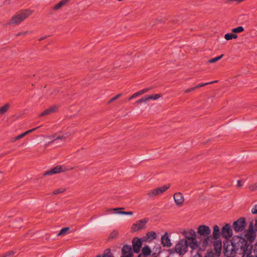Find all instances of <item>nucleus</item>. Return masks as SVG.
<instances>
[{
  "label": "nucleus",
  "mask_w": 257,
  "mask_h": 257,
  "mask_svg": "<svg viewBox=\"0 0 257 257\" xmlns=\"http://www.w3.org/2000/svg\"><path fill=\"white\" fill-rule=\"evenodd\" d=\"M224 243L223 253L225 257H234L236 253L242 255V257H248V246L245 238L242 235H234L230 241Z\"/></svg>",
  "instance_id": "f257e3e1"
},
{
  "label": "nucleus",
  "mask_w": 257,
  "mask_h": 257,
  "mask_svg": "<svg viewBox=\"0 0 257 257\" xmlns=\"http://www.w3.org/2000/svg\"><path fill=\"white\" fill-rule=\"evenodd\" d=\"M197 232L201 236L205 238L202 241V246L203 247H206L210 243L212 242V237L210 235L211 229L208 226L201 225L198 227Z\"/></svg>",
  "instance_id": "f03ea898"
},
{
  "label": "nucleus",
  "mask_w": 257,
  "mask_h": 257,
  "mask_svg": "<svg viewBox=\"0 0 257 257\" xmlns=\"http://www.w3.org/2000/svg\"><path fill=\"white\" fill-rule=\"evenodd\" d=\"M33 13V11L30 10H21L17 12L12 17L9 25H19L26 19L29 17Z\"/></svg>",
  "instance_id": "7ed1b4c3"
},
{
  "label": "nucleus",
  "mask_w": 257,
  "mask_h": 257,
  "mask_svg": "<svg viewBox=\"0 0 257 257\" xmlns=\"http://www.w3.org/2000/svg\"><path fill=\"white\" fill-rule=\"evenodd\" d=\"M188 241L186 239H180L174 248L169 250V253L172 252L173 256L176 253L179 256L184 254L188 250Z\"/></svg>",
  "instance_id": "20e7f679"
},
{
  "label": "nucleus",
  "mask_w": 257,
  "mask_h": 257,
  "mask_svg": "<svg viewBox=\"0 0 257 257\" xmlns=\"http://www.w3.org/2000/svg\"><path fill=\"white\" fill-rule=\"evenodd\" d=\"M253 221L254 220H252L249 222L248 228L245 230V233L243 235V236L248 239L250 242H254L256 237L257 219L255 220L254 223Z\"/></svg>",
  "instance_id": "39448f33"
},
{
  "label": "nucleus",
  "mask_w": 257,
  "mask_h": 257,
  "mask_svg": "<svg viewBox=\"0 0 257 257\" xmlns=\"http://www.w3.org/2000/svg\"><path fill=\"white\" fill-rule=\"evenodd\" d=\"M185 237L190 242H188L189 246L193 249H195L199 245L196 239V232L192 229L188 232H184Z\"/></svg>",
  "instance_id": "423d86ee"
},
{
  "label": "nucleus",
  "mask_w": 257,
  "mask_h": 257,
  "mask_svg": "<svg viewBox=\"0 0 257 257\" xmlns=\"http://www.w3.org/2000/svg\"><path fill=\"white\" fill-rule=\"evenodd\" d=\"M246 226V222L244 217H240L237 220L233 222L232 224V228L236 232L245 231Z\"/></svg>",
  "instance_id": "0eeeda50"
},
{
  "label": "nucleus",
  "mask_w": 257,
  "mask_h": 257,
  "mask_svg": "<svg viewBox=\"0 0 257 257\" xmlns=\"http://www.w3.org/2000/svg\"><path fill=\"white\" fill-rule=\"evenodd\" d=\"M170 185L169 184L167 185H164L163 186H161L160 187L157 188L156 189L150 191L149 192L147 193V195L149 197L151 198L159 195L165 192L166 191H167L170 188Z\"/></svg>",
  "instance_id": "6e6552de"
},
{
  "label": "nucleus",
  "mask_w": 257,
  "mask_h": 257,
  "mask_svg": "<svg viewBox=\"0 0 257 257\" xmlns=\"http://www.w3.org/2000/svg\"><path fill=\"white\" fill-rule=\"evenodd\" d=\"M149 221L148 218H145L143 219L137 221L134 223L132 227V230L133 232H136L146 228V224Z\"/></svg>",
  "instance_id": "1a4fd4ad"
},
{
  "label": "nucleus",
  "mask_w": 257,
  "mask_h": 257,
  "mask_svg": "<svg viewBox=\"0 0 257 257\" xmlns=\"http://www.w3.org/2000/svg\"><path fill=\"white\" fill-rule=\"evenodd\" d=\"M245 241H246L245 246H248V248H249L248 257H257V241L252 244L253 242H250L246 238H245Z\"/></svg>",
  "instance_id": "9d476101"
},
{
  "label": "nucleus",
  "mask_w": 257,
  "mask_h": 257,
  "mask_svg": "<svg viewBox=\"0 0 257 257\" xmlns=\"http://www.w3.org/2000/svg\"><path fill=\"white\" fill-rule=\"evenodd\" d=\"M143 241V238L137 237H135L133 239L132 249H133L135 253H138L140 252Z\"/></svg>",
  "instance_id": "9b49d317"
},
{
  "label": "nucleus",
  "mask_w": 257,
  "mask_h": 257,
  "mask_svg": "<svg viewBox=\"0 0 257 257\" xmlns=\"http://www.w3.org/2000/svg\"><path fill=\"white\" fill-rule=\"evenodd\" d=\"M221 235L222 237L228 239L232 235V229L231 225L229 224H226L221 228Z\"/></svg>",
  "instance_id": "f8f14e48"
},
{
  "label": "nucleus",
  "mask_w": 257,
  "mask_h": 257,
  "mask_svg": "<svg viewBox=\"0 0 257 257\" xmlns=\"http://www.w3.org/2000/svg\"><path fill=\"white\" fill-rule=\"evenodd\" d=\"M66 170L65 169H63L62 166L60 165H58L56 167L53 168L52 169L46 171L44 173L43 176H45L48 175H52L53 174H56L65 172Z\"/></svg>",
  "instance_id": "ddd939ff"
},
{
  "label": "nucleus",
  "mask_w": 257,
  "mask_h": 257,
  "mask_svg": "<svg viewBox=\"0 0 257 257\" xmlns=\"http://www.w3.org/2000/svg\"><path fill=\"white\" fill-rule=\"evenodd\" d=\"M121 252V257H133L132 247L130 245H124L122 248Z\"/></svg>",
  "instance_id": "4468645a"
},
{
  "label": "nucleus",
  "mask_w": 257,
  "mask_h": 257,
  "mask_svg": "<svg viewBox=\"0 0 257 257\" xmlns=\"http://www.w3.org/2000/svg\"><path fill=\"white\" fill-rule=\"evenodd\" d=\"M58 106L56 105L51 106L49 108L46 109L39 114V116L42 117L45 115H49L52 113L55 112L57 111Z\"/></svg>",
  "instance_id": "2eb2a0df"
},
{
  "label": "nucleus",
  "mask_w": 257,
  "mask_h": 257,
  "mask_svg": "<svg viewBox=\"0 0 257 257\" xmlns=\"http://www.w3.org/2000/svg\"><path fill=\"white\" fill-rule=\"evenodd\" d=\"M161 244L164 247H169L172 245L171 240L167 232L161 237Z\"/></svg>",
  "instance_id": "dca6fc26"
},
{
  "label": "nucleus",
  "mask_w": 257,
  "mask_h": 257,
  "mask_svg": "<svg viewBox=\"0 0 257 257\" xmlns=\"http://www.w3.org/2000/svg\"><path fill=\"white\" fill-rule=\"evenodd\" d=\"M174 199L176 205L181 206L184 202V197L182 193L177 192L174 194Z\"/></svg>",
  "instance_id": "f3484780"
},
{
  "label": "nucleus",
  "mask_w": 257,
  "mask_h": 257,
  "mask_svg": "<svg viewBox=\"0 0 257 257\" xmlns=\"http://www.w3.org/2000/svg\"><path fill=\"white\" fill-rule=\"evenodd\" d=\"M157 237V234L154 231L148 232L145 236L143 237V240L146 242H150Z\"/></svg>",
  "instance_id": "a211bd4d"
},
{
  "label": "nucleus",
  "mask_w": 257,
  "mask_h": 257,
  "mask_svg": "<svg viewBox=\"0 0 257 257\" xmlns=\"http://www.w3.org/2000/svg\"><path fill=\"white\" fill-rule=\"evenodd\" d=\"M220 234H221V232L220 231L219 226L217 225H214L212 236V239H218L220 237Z\"/></svg>",
  "instance_id": "6ab92c4d"
},
{
  "label": "nucleus",
  "mask_w": 257,
  "mask_h": 257,
  "mask_svg": "<svg viewBox=\"0 0 257 257\" xmlns=\"http://www.w3.org/2000/svg\"><path fill=\"white\" fill-rule=\"evenodd\" d=\"M213 247L216 253L220 254L221 251L222 242L220 240H216L214 242Z\"/></svg>",
  "instance_id": "aec40b11"
},
{
  "label": "nucleus",
  "mask_w": 257,
  "mask_h": 257,
  "mask_svg": "<svg viewBox=\"0 0 257 257\" xmlns=\"http://www.w3.org/2000/svg\"><path fill=\"white\" fill-rule=\"evenodd\" d=\"M152 253L151 248L148 245H145L142 249V252L140 254L142 256H149Z\"/></svg>",
  "instance_id": "412c9836"
},
{
  "label": "nucleus",
  "mask_w": 257,
  "mask_h": 257,
  "mask_svg": "<svg viewBox=\"0 0 257 257\" xmlns=\"http://www.w3.org/2000/svg\"><path fill=\"white\" fill-rule=\"evenodd\" d=\"M39 127H36L32 128L31 130H28V131L21 134V135L17 136L16 137H15V140H18L21 139L23 138V137H25L27 135L34 132V131H35Z\"/></svg>",
  "instance_id": "4be33fe9"
},
{
  "label": "nucleus",
  "mask_w": 257,
  "mask_h": 257,
  "mask_svg": "<svg viewBox=\"0 0 257 257\" xmlns=\"http://www.w3.org/2000/svg\"><path fill=\"white\" fill-rule=\"evenodd\" d=\"M237 37V35L235 34L227 33L224 36V38L228 41L232 40V39H236Z\"/></svg>",
  "instance_id": "5701e85b"
},
{
  "label": "nucleus",
  "mask_w": 257,
  "mask_h": 257,
  "mask_svg": "<svg viewBox=\"0 0 257 257\" xmlns=\"http://www.w3.org/2000/svg\"><path fill=\"white\" fill-rule=\"evenodd\" d=\"M10 107L9 103H6L5 105L0 107V114H3L7 111Z\"/></svg>",
  "instance_id": "b1692460"
},
{
  "label": "nucleus",
  "mask_w": 257,
  "mask_h": 257,
  "mask_svg": "<svg viewBox=\"0 0 257 257\" xmlns=\"http://www.w3.org/2000/svg\"><path fill=\"white\" fill-rule=\"evenodd\" d=\"M96 257H112V255L110 252V249L107 248L105 250L102 255H98Z\"/></svg>",
  "instance_id": "393cba45"
},
{
  "label": "nucleus",
  "mask_w": 257,
  "mask_h": 257,
  "mask_svg": "<svg viewBox=\"0 0 257 257\" xmlns=\"http://www.w3.org/2000/svg\"><path fill=\"white\" fill-rule=\"evenodd\" d=\"M70 227H66L62 228L60 232L58 234V236H60L62 235H64L67 233V232L69 230Z\"/></svg>",
  "instance_id": "a878e982"
},
{
  "label": "nucleus",
  "mask_w": 257,
  "mask_h": 257,
  "mask_svg": "<svg viewBox=\"0 0 257 257\" xmlns=\"http://www.w3.org/2000/svg\"><path fill=\"white\" fill-rule=\"evenodd\" d=\"M223 55L221 54L220 56H217L215 58L210 59L208 61V63H215V62H217V61L219 60L220 59H221L223 57Z\"/></svg>",
  "instance_id": "bb28decb"
},
{
  "label": "nucleus",
  "mask_w": 257,
  "mask_h": 257,
  "mask_svg": "<svg viewBox=\"0 0 257 257\" xmlns=\"http://www.w3.org/2000/svg\"><path fill=\"white\" fill-rule=\"evenodd\" d=\"M148 100L150 99L156 100L161 97V95L160 94H155L154 95H147Z\"/></svg>",
  "instance_id": "cd10ccee"
},
{
  "label": "nucleus",
  "mask_w": 257,
  "mask_h": 257,
  "mask_svg": "<svg viewBox=\"0 0 257 257\" xmlns=\"http://www.w3.org/2000/svg\"><path fill=\"white\" fill-rule=\"evenodd\" d=\"M244 31V28L242 26H239L238 27L233 28L232 29V32L234 33H241Z\"/></svg>",
  "instance_id": "c85d7f7f"
},
{
  "label": "nucleus",
  "mask_w": 257,
  "mask_h": 257,
  "mask_svg": "<svg viewBox=\"0 0 257 257\" xmlns=\"http://www.w3.org/2000/svg\"><path fill=\"white\" fill-rule=\"evenodd\" d=\"M216 82H217V81H211V82L204 83H200V84H199L197 85L196 86H195V89H196L197 88H199L200 87H201L207 85L208 84H210L215 83Z\"/></svg>",
  "instance_id": "c756f323"
},
{
  "label": "nucleus",
  "mask_w": 257,
  "mask_h": 257,
  "mask_svg": "<svg viewBox=\"0 0 257 257\" xmlns=\"http://www.w3.org/2000/svg\"><path fill=\"white\" fill-rule=\"evenodd\" d=\"M161 250L162 247L159 244L156 245L153 249V251L157 252L159 254H160L161 252Z\"/></svg>",
  "instance_id": "7c9ffc66"
},
{
  "label": "nucleus",
  "mask_w": 257,
  "mask_h": 257,
  "mask_svg": "<svg viewBox=\"0 0 257 257\" xmlns=\"http://www.w3.org/2000/svg\"><path fill=\"white\" fill-rule=\"evenodd\" d=\"M122 96V93H119L118 94H117L116 95H115V96L112 97L109 100V101L108 102V104H110L111 102H112V101L118 99L119 98H120L121 96Z\"/></svg>",
  "instance_id": "2f4dec72"
},
{
  "label": "nucleus",
  "mask_w": 257,
  "mask_h": 257,
  "mask_svg": "<svg viewBox=\"0 0 257 257\" xmlns=\"http://www.w3.org/2000/svg\"><path fill=\"white\" fill-rule=\"evenodd\" d=\"M147 101H148V97L147 96H145L142 98L140 99L139 100H137L136 102V103H142L143 102H146Z\"/></svg>",
  "instance_id": "473e14b6"
},
{
  "label": "nucleus",
  "mask_w": 257,
  "mask_h": 257,
  "mask_svg": "<svg viewBox=\"0 0 257 257\" xmlns=\"http://www.w3.org/2000/svg\"><path fill=\"white\" fill-rule=\"evenodd\" d=\"M118 235V232L114 230H113L109 235V238L113 239L115 238Z\"/></svg>",
  "instance_id": "72a5a7b5"
},
{
  "label": "nucleus",
  "mask_w": 257,
  "mask_h": 257,
  "mask_svg": "<svg viewBox=\"0 0 257 257\" xmlns=\"http://www.w3.org/2000/svg\"><path fill=\"white\" fill-rule=\"evenodd\" d=\"M15 253V252L13 250H10L5 253H4L3 255V257H10Z\"/></svg>",
  "instance_id": "f704fd0d"
},
{
  "label": "nucleus",
  "mask_w": 257,
  "mask_h": 257,
  "mask_svg": "<svg viewBox=\"0 0 257 257\" xmlns=\"http://www.w3.org/2000/svg\"><path fill=\"white\" fill-rule=\"evenodd\" d=\"M65 190H66V189H64V188H59V189L55 190L53 191V194H55V195H57V194H58L59 193L64 192Z\"/></svg>",
  "instance_id": "c9c22d12"
},
{
  "label": "nucleus",
  "mask_w": 257,
  "mask_h": 257,
  "mask_svg": "<svg viewBox=\"0 0 257 257\" xmlns=\"http://www.w3.org/2000/svg\"><path fill=\"white\" fill-rule=\"evenodd\" d=\"M151 89V88H145L144 89L141 90L137 92V93L138 94H139V95H142V94L149 91Z\"/></svg>",
  "instance_id": "e433bc0d"
},
{
  "label": "nucleus",
  "mask_w": 257,
  "mask_h": 257,
  "mask_svg": "<svg viewBox=\"0 0 257 257\" xmlns=\"http://www.w3.org/2000/svg\"><path fill=\"white\" fill-rule=\"evenodd\" d=\"M53 138H54L53 140H52V141L48 143L49 144L53 143L55 140L64 139H65V137H64L63 136H59L56 138H55V137H53Z\"/></svg>",
  "instance_id": "4c0bfd02"
},
{
  "label": "nucleus",
  "mask_w": 257,
  "mask_h": 257,
  "mask_svg": "<svg viewBox=\"0 0 257 257\" xmlns=\"http://www.w3.org/2000/svg\"><path fill=\"white\" fill-rule=\"evenodd\" d=\"M249 189L250 191H253L257 189V184H253L249 186Z\"/></svg>",
  "instance_id": "58836bf2"
},
{
  "label": "nucleus",
  "mask_w": 257,
  "mask_h": 257,
  "mask_svg": "<svg viewBox=\"0 0 257 257\" xmlns=\"http://www.w3.org/2000/svg\"><path fill=\"white\" fill-rule=\"evenodd\" d=\"M118 214H123V215H133V212L132 211H119L117 212Z\"/></svg>",
  "instance_id": "ea45409f"
},
{
  "label": "nucleus",
  "mask_w": 257,
  "mask_h": 257,
  "mask_svg": "<svg viewBox=\"0 0 257 257\" xmlns=\"http://www.w3.org/2000/svg\"><path fill=\"white\" fill-rule=\"evenodd\" d=\"M204 257H215V256H214V254L213 253V252L212 251H210L207 252V253L205 255Z\"/></svg>",
  "instance_id": "a19ab883"
},
{
  "label": "nucleus",
  "mask_w": 257,
  "mask_h": 257,
  "mask_svg": "<svg viewBox=\"0 0 257 257\" xmlns=\"http://www.w3.org/2000/svg\"><path fill=\"white\" fill-rule=\"evenodd\" d=\"M251 213L253 214H257V204L254 205L252 207Z\"/></svg>",
  "instance_id": "79ce46f5"
},
{
  "label": "nucleus",
  "mask_w": 257,
  "mask_h": 257,
  "mask_svg": "<svg viewBox=\"0 0 257 257\" xmlns=\"http://www.w3.org/2000/svg\"><path fill=\"white\" fill-rule=\"evenodd\" d=\"M139 95V94H138L137 92L133 94L131 96H130L129 98H128V100H131L137 97H138Z\"/></svg>",
  "instance_id": "37998d69"
},
{
  "label": "nucleus",
  "mask_w": 257,
  "mask_h": 257,
  "mask_svg": "<svg viewBox=\"0 0 257 257\" xmlns=\"http://www.w3.org/2000/svg\"><path fill=\"white\" fill-rule=\"evenodd\" d=\"M194 90H195V87H192V88H189V89H186L185 90L184 92H185V93H189V92H191L192 91H193Z\"/></svg>",
  "instance_id": "c03bdc74"
},
{
  "label": "nucleus",
  "mask_w": 257,
  "mask_h": 257,
  "mask_svg": "<svg viewBox=\"0 0 257 257\" xmlns=\"http://www.w3.org/2000/svg\"><path fill=\"white\" fill-rule=\"evenodd\" d=\"M29 32L28 31H26L25 32H20L18 33L16 36H20L21 35H25L26 34H28Z\"/></svg>",
  "instance_id": "a18cd8bd"
},
{
  "label": "nucleus",
  "mask_w": 257,
  "mask_h": 257,
  "mask_svg": "<svg viewBox=\"0 0 257 257\" xmlns=\"http://www.w3.org/2000/svg\"><path fill=\"white\" fill-rule=\"evenodd\" d=\"M159 254L157 252H154V251H153V252L151 253V256L152 257H157L158 256Z\"/></svg>",
  "instance_id": "49530a36"
},
{
  "label": "nucleus",
  "mask_w": 257,
  "mask_h": 257,
  "mask_svg": "<svg viewBox=\"0 0 257 257\" xmlns=\"http://www.w3.org/2000/svg\"><path fill=\"white\" fill-rule=\"evenodd\" d=\"M237 185L238 187H241L242 186V182L241 180H238L237 181Z\"/></svg>",
  "instance_id": "de8ad7c7"
},
{
  "label": "nucleus",
  "mask_w": 257,
  "mask_h": 257,
  "mask_svg": "<svg viewBox=\"0 0 257 257\" xmlns=\"http://www.w3.org/2000/svg\"><path fill=\"white\" fill-rule=\"evenodd\" d=\"M193 257H202V255L200 253H197L193 255Z\"/></svg>",
  "instance_id": "09e8293b"
},
{
  "label": "nucleus",
  "mask_w": 257,
  "mask_h": 257,
  "mask_svg": "<svg viewBox=\"0 0 257 257\" xmlns=\"http://www.w3.org/2000/svg\"><path fill=\"white\" fill-rule=\"evenodd\" d=\"M119 209H120V208H114V209H109V210L110 211H112V210L116 211V210H118Z\"/></svg>",
  "instance_id": "8fccbe9b"
},
{
  "label": "nucleus",
  "mask_w": 257,
  "mask_h": 257,
  "mask_svg": "<svg viewBox=\"0 0 257 257\" xmlns=\"http://www.w3.org/2000/svg\"><path fill=\"white\" fill-rule=\"evenodd\" d=\"M166 257H173L172 252H170L169 255Z\"/></svg>",
  "instance_id": "3c124183"
},
{
  "label": "nucleus",
  "mask_w": 257,
  "mask_h": 257,
  "mask_svg": "<svg viewBox=\"0 0 257 257\" xmlns=\"http://www.w3.org/2000/svg\"><path fill=\"white\" fill-rule=\"evenodd\" d=\"M3 178V175L1 172H0V180Z\"/></svg>",
  "instance_id": "603ef678"
},
{
  "label": "nucleus",
  "mask_w": 257,
  "mask_h": 257,
  "mask_svg": "<svg viewBox=\"0 0 257 257\" xmlns=\"http://www.w3.org/2000/svg\"><path fill=\"white\" fill-rule=\"evenodd\" d=\"M45 38V37H42V38H40L39 41H42V40H44Z\"/></svg>",
  "instance_id": "864d4df0"
},
{
  "label": "nucleus",
  "mask_w": 257,
  "mask_h": 257,
  "mask_svg": "<svg viewBox=\"0 0 257 257\" xmlns=\"http://www.w3.org/2000/svg\"><path fill=\"white\" fill-rule=\"evenodd\" d=\"M138 257H149L148 256H142L141 254H139Z\"/></svg>",
  "instance_id": "5fc2aeb1"
},
{
  "label": "nucleus",
  "mask_w": 257,
  "mask_h": 257,
  "mask_svg": "<svg viewBox=\"0 0 257 257\" xmlns=\"http://www.w3.org/2000/svg\"><path fill=\"white\" fill-rule=\"evenodd\" d=\"M187 235L188 236H191V235L189 233L187 234Z\"/></svg>",
  "instance_id": "6e6d98bb"
}]
</instances>
